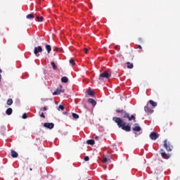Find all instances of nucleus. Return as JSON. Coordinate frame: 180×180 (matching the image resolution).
I'll use <instances>...</instances> for the list:
<instances>
[{
  "mask_svg": "<svg viewBox=\"0 0 180 180\" xmlns=\"http://www.w3.org/2000/svg\"><path fill=\"white\" fill-rule=\"evenodd\" d=\"M58 50V48H56L55 49H54V51H57Z\"/></svg>",
  "mask_w": 180,
  "mask_h": 180,
  "instance_id": "37",
  "label": "nucleus"
},
{
  "mask_svg": "<svg viewBox=\"0 0 180 180\" xmlns=\"http://www.w3.org/2000/svg\"><path fill=\"white\" fill-rule=\"evenodd\" d=\"M84 161H89V156L84 157Z\"/></svg>",
  "mask_w": 180,
  "mask_h": 180,
  "instance_id": "30",
  "label": "nucleus"
},
{
  "mask_svg": "<svg viewBox=\"0 0 180 180\" xmlns=\"http://www.w3.org/2000/svg\"><path fill=\"white\" fill-rule=\"evenodd\" d=\"M144 110L148 113V115H151L154 112V110L150 107V105L148 103L146 104V105L144 107Z\"/></svg>",
  "mask_w": 180,
  "mask_h": 180,
  "instance_id": "6",
  "label": "nucleus"
},
{
  "mask_svg": "<svg viewBox=\"0 0 180 180\" xmlns=\"http://www.w3.org/2000/svg\"><path fill=\"white\" fill-rule=\"evenodd\" d=\"M51 65L53 70H57V65H56V63L51 62Z\"/></svg>",
  "mask_w": 180,
  "mask_h": 180,
  "instance_id": "24",
  "label": "nucleus"
},
{
  "mask_svg": "<svg viewBox=\"0 0 180 180\" xmlns=\"http://www.w3.org/2000/svg\"><path fill=\"white\" fill-rule=\"evenodd\" d=\"M30 171H33V168L30 167Z\"/></svg>",
  "mask_w": 180,
  "mask_h": 180,
  "instance_id": "39",
  "label": "nucleus"
},
{
  "mask_svg": "<svg viewBox=\"0 0 180 180\" xmlns=\"http://www.w3.org/2000/svg\"><path fill=\"white\" fill-rule=\"evenodd\" d=\"M60 89H63V86L60 85Z\"/></svg>",
  "mask_w": 180,
  "mask_h": 180,
  "instance_id": "41",
  "label": "nucleus"
},
{
  "mask_svg": "<svg viewBox=\"0 0 180 180\" xmlns=\"http://www.w3.org/2000/svg\"><path fill=\"white\" fill-rule=\"evenodd\" d=\"M13 103V100H12V98H8L7 100V105H8V106H11V105H12Z\"/></svg>",
  "mask_w": 180,
  "mask_h": 180,
  "instance_id": "21",
  "label": "nucleus"
},
{
  "mask_svg": "<svg viewBox=\"0 0 180 180\" xmlns=\"http://www.w3.org/2000/svg\"><path fill=\"white\" fill-rule=\"evenodd\" d=\"M86 144H89V146H94V144H95V141L94 139H89L86 141Z\"/></svg>",
  "mask_w": 180,
  "mask_h": 180,
  "instance_id": "15",
  "label": "nucleus"
},
{
  "mask_svg": "<svg viewBox=\"0 0 180 180\" xmlns=\"http://www.w3.org/2000/svg\"><path fill=\"white\" fill-rule=\"evenodd\" d=\"M27 19H34V14L32 13V14H28L26 16Z\"/></svg>",
  "mask_w": 180,
  "mask_h": 180,
  "instance_id": "19",
  "label": "nucleus"
},
{
  "mask_svg": "<svg viewBox=\"0 0 180 180\" xmlns=\"http://www.w3.org/2000/svg\"><path fill=\"white\" fill-rule=\"evenodd\" d=\"M64 110V105H60L58 106V110Z\"/></svg>",
  "mask_w": 180,
  "mask_h": 180,
  "instance_id": "27",
  "label": "nucleus"
},
{
  "mask_svg": "<svg viewBox=\"0 0 180 180\" xmlns=\"http://www.w3.org/2000/svg\"><path fill=\"white\" fill-rule=\"evenodd\" d=\"M88 95H89L90 96H95V93L94 92V91L92 89H89Z\"/></svg>",
  "mask_w": 180,
  "mask_h": 180,
  "instance_id": "17",
  "label": "nucleus"
},
{
  "mask_svg": "<svg viewBox=\"0 0 180 180\" xmlns=\"http://www.w3.org/2000/svg\"><path fill=\"white\" fill-rule=\"evenodd\" d=\"M22 119H27V115L26 113H24L22 116Z\"/></svg>",
  "mask_w": 180,
  "mask_h": 180,
  "instance_id": "28",
  "label": "nucleus"
},
{
  "mask_svg": "<svg viewBox=\"0 0 180 180\" xmlns=\"http://www.w3.org/2000/svg\"><path fill=\"white\" fill-rule=\"evenodd\" d=\"M160 137V134H157V132H151L150 134V139L151 140H157Z\"/></svg>",
  "mask_w": 180,
  "mask_h": 180,
  "instance_id": "8",
  "label": "nucleus"
},
{
  "mask_svg": "<svg viewBox=\"0 0 180 180\" xmlns=\"http://www.w3.org/2000/svg\"><path fill=\"white\" fill-rule=\"evenodd\" d=\"M127 68L131 69L133 68V67H134V65H133V63H130V62H127Z\"/></svg>",
  "mask_w": 180,
  "mask_h": 180,
  "instance_id": "20",
  "label": "nucleus"
},
{
  "mask_svg": "<svg viewBox=\"0 0 180 180\" xmlns=\"http://www.w3.org/2000/svg\"><path fill=\"white\" fill-rule=\"evenodd\" d=\"M11 157L12 158H18V157H19V155L16 151L13 150H11Z\"/></svg>",
  "mask_w": 180,
  "mask_h": 180,
  "instance_id": "12",
  "label": "nucleus"
},
{
  "mask_svg": "<svg viewBox=\"0 0 180 180\" xmlns=\"http://www.w3.org/2000/svg\"><path fill=\"white\" fill-rule=\"evenodd\" d=\"M115 112L116 113L120 114L121 117L128 119L129 122H131V120L136 122V117L133 115L130 116V114L124 110H116Z\"/></svg>",
  "mask_w": 180,
  "mask_h": 180,
  "instance_id": "2",
  "label": "nucleus"
},
{
  "mask_svg": "<svg viewBox=\"0 0 180 180\" xmlns=\"http://www.w3.org/2000/svg\"><path fill=\"white\" fill-rule=\"evenodd\" d=\"M103 162H108V159L106 158H103Z\"/></svg>",
  "mask_w": 180,
  "mask_h": 180,
  "instance_id": "31",
  "label": "nucleus"
},
{
  "mask_svg": "<svg viewBox=\"0 0 180 180\" xmlns=\"http://www.w3.org/2000/svg\"><path fill=\"white\" fill-rule=\"evenodd\" d=\"M61 92H62L63 94H64L65 91H64V90H61Z\"/></svg>",
  "mask_w": 180,
  "mask_h": 180,
  "instance_id": "42",
  "label": "nucleus"
},
{
  "mask_svg": "<svg viewBox=\"0 0 180 180\" xmlns=\"http://www.w3.org/2000/svg\"><path fill=\"white\" fill-rule=\"evenodd\" d=\"M138 49H139L140 50H141L143 49V47H141V45H138Z\"/></svg>",
  "mask_w": 180,
  "mask_h": 180,
  "instance_id": "34",
  "label": "nucleus"
},
{
  "mask_svg": "<svg viewBox=\"0 0 180 180\" xmlns=\"http://www.w3.org/2000/svg\"><path fill=\"white\" fill-rule=\"evenodd\" d=\"M164 147L166 148L167 151H172V145L167 140L164 141Z\"/></svg>",
  "mask_w": 180,
  "mask_h": 180,
  "instance_id": "4",
  "label": "nucleus"
},
{
  "mask_svg": "<svg viewBox=\"0 0 180 180\" xmlns=\"http://www.w3.org/2000/svg\"><path fill=\"white\" fill-rule=\"evenodd\" d=\"M1 72H2V70L0 69V74H1ZM1 76L0 75V82H1Z\"/></svg>",
  "mask_w": 180,
  "mask_h": 180,
  "instance_id": "36",
  "label": "nucleus"
},
{
  "mask_svg": "<svg viewBox=\"0 0 180 180\" xmlns=\"http://www.w3.org/2000/svg\"><path fill=\"white\" fill-rule=\"evenodd\" d=\"M132 130L134 131H141V127H140V126H139V124H134V127L132 128Z\"/></svg>",
  "mask_w": 180,
  "mask_h": 180,
  "instance_id": "10",
  "label": "nucleus"
},
{
  "mask_svg": "<svg viewBox=\"0 0 180 180\" xmlns=\"http://www.w3.org/2000/svg\"><path fill=\"white\" fill-rule=\"evenodd\" d=\"M40 117H43V119H46V115H44V113L41 112L40 115Z\"/></svg>",
  "mask_w": 180,
  "mask_h": 180,
  "instance_id": "29",
  "label": "nucleus"
},
{
  "mask_svg": "<svg viewBox=\"0 0 180 180\" xmlns=\"http://www.w3.org/2000/svg\"><path fill=\"white\" fill-rule=\"evenodd\" d=\"M88 102L89 103H91L93 106H96V101L94 100L93 98H89Z\"/></svg>",
  "mask_w": 180,
  "mask_h": 180,
  "instance_id": "13",
  "label": "nucleus"
},
{
  "mask_svg": "<svg viewBox=\"0 0 180 180\" xmlns=\"http://www.w3.org/2000/svg\"><path fill=\"white\" fill-rule=\"evenodd\" d=\"M45 49L49 54L51 52V46L46 44L45 45Z\"/></svg>",
  "mask_w": 180,
  "mask_h": 180,
  "instance_id": "14",
  "label": "nucleus"
},
{
  "mask_svg": "<svg viewBox=\"0 0 180 180\" xmlns=\"http://www.w3.org/2000/svg\"><path fill=\"white\" fill-rule=\"evenodd\" d=\"M43 51V48L41 46H37L34 48V53L37 57H39V53H41Z\"/></svg>",
  "mask_w": 180,
  "mask_h": 180,
  "instance_id": "7",
  "label": "nucleus"
},
{
  "mask_svg": "<svg viewBox=\"0 0 180 180\" xmlns=\"http://www.w3.org/2000/svg\"><path fill=\"white\" fill-rule=\"evenodd\" d=\"M112 120L117 124L120 129L124 130V131H131V126L129 124L126 125V122H124L121 117H114Z\"/></svg>",
  "mask_w": 180,
  "mask_h": 180,
  "instance_id": "1",
  "label": "nucleus"
},
{
  "mask_svg": "<svg viewBox=\"0 0 180 180\" xmlns=\"http://www.w3.org/2000/svg\"><path fill=\"white\" fill-rule=\"evenodd\" d=\"M44 127H46V129H54V124L53 122L49 123V122H45L44 124Z\"/></svg>",
  "mask_w": 180,
  "mask_h": 180,
  "instance_id": "9",
  "label": "nucleus"
},
{
  "mask_svg": "<svg viewBox=\"0 0 180 180\" xmlns=\"http://www.w3.org/2000/svg\"><path fill=\"white\" fill-rule=\"evenodd\" d=\"M69 63H70V64L71 65H75V62L74 60H72V59H70V60H69Z\"/></svg>",
  "mask_w": 180,
  "mask_h": 180,
  "instance_id": "26",
  "label": "nucleus"
},
{
  "mask_svg": "<svg viewBox=\"0 0 180 180\" xmlns=\"http://www.w3.org/2000/svg\"><path fill=\"white\" fill-rule=\"evenodd\" d=\"M37 22H43V16H37Z\"/></svg>",
  "mask_w": 180,
  "mask_h": 180,
  "instance_id": "25",
  "label": "nucleus"
},
{
  "mask_svg": "<svg viewBox=\"0 0 180 180\" xmlns=\"http://www.w3.org/2000/svg\"><path fill=\"white\" fill-rule=\"evenodd\" d=\"M115 48L116 49V50H117V49H119V46H116Z\"/></svg>",
  "mask_w": 180,
  "mask_h": 180,
  "instance_id": "38",
  "label": "nucleus"
},
{
  "mask_svg": "<svg viewBox=\"0 0 180 180\" xmlns=\"http://www.w3.org/2000/svg\"><path fill=\"white\" fill-rule=\"evenodd\" d=\"M61 94V90L60 89H56L53 93V95H60Z\"/></svg>",
  "mask_w": 180,
  "mask_h": 180,
  "instance_id": "22",
  "label": "nucleus"
},
{
  "mask_svg": "<svg viewBox=\"0 0 180 180\" xmlns=\"http://www.w3.org/2000/svg\"><path fill=\"white\" fill-rule=\"evenodd\" d=\"M42 110H44V111L47 110V107H44V108H42Z\"/></svg>",
  "mask_w": 180,
  "mask_h": 180,
  "instance_id": "35",
  "label": "nucleus"
},
{
  "mask_svg": "<svg viewBox=\"0 0 180 180\" xmlns=\"http://www.w3.org/2000/svg\"><path fill=\"white\" fill-rule=\"evenodd\" d=\"M96 140H98V139H99V137L98 136H96Z\"/></svg>",
  "mask_w": 180,
  "mask_h": 180,
  "instance_id": "40",
  "label": "nucleus"
},
{
  "mask_svg": "<svg viewBox=\"0 0 180 180\" xmlns=\"http://www.w3.org/2000/svg\"><path fill=\"white\" fill-rule=\"evenodd\" d=\"M12 112H13L12 108H8V109L6 110V115H8L9 116V115H11V114L12 113Z\"/></svg>",
  "mask_w": 180,
  "mask_h": 180,
  "instance_id": "18",
  "label": "nucleus"
},
{
  "mask_svg": "<svg viewBox=\"0 0 180 180\" xmlns=\"http://www.w3.org/2000/svg\"><path fill=\"white\" fill-rule=\"evenodd\" d=\"M108 78H110V75L108 73V72L105 71L103 73H101L98 79L101 82H103L105 79H108Z\"/></svg>",
  "mask_w": 180,
  "mask_h": 180,
  "instance_id": "3",
  "label": "nucleus"
},
{
  "mask_svg": "<svg viewBox=\"0 0 180 180\" xmlns=\"http://www.w3.org/2000/svg\"><path fill=\"white\" fill-rule=\"evenodd\" d=\"M84 53H85L86 54L88 53V49L85 48V49H84Z\"/></svg>",
  "mask_w": 180,
  "mask_h": 180,
  "instance_id": "32",
  "label": "nucleus"
},
{
  "mask_svg": "<svg viewBox=\"0 0 180 180\" xmlns=\"http://www.w3.org/2000/svg\"><path fill=\"white\" fill-rule=\"evenodd\" d=\"M160 153L162 158H165V160H168L169 158H171V155L169 153H165V150H164V149H160Z\"/></svg>",
  "mask_w": 180,
  "mask_h": 180,
  "instance_id": "5",
  "label": "nucleus"
},
{
  "mask_svg": "<svg viewBox=\"0 0 180 180\" xmlns=\"http://www.w3.org/2000/svg\"><path fill=\"white\" fill-rule=\"evenodd\" d=\"M31 167H32V168H33L34 169H36V165H31Z\"/></svg>",
  "mask_w": 180,
  "mask_h": 180,
  "instance_id": "33",
  "label": "nucleus"
},
{
  "mask_svg": "<svg viewBox=\"0 0 180 180\" xmlns=\"http://www.w3.org/2000/svg\"><path fill=\"white\" fill-rule=\"evenodd\" d=\"M61 82H63V84H67V82H68V77H63L61 78Z\"/></svg>",
  "mask_w": 180,
  "mask_h": 180,
  "instance_id": "16",
  "label": "nucleus"
},
{
  "mask_svg": "<svg viewBox=\"0 0 180 180\" xmlns=\"http://www.w3.org/2000/svg\"><path fill=\"white\" fill-rule=\"evenodd\" d=\"M147 103H148L149 106H150V105H151L152 108H156V106L158 105L157 102H155L153 100H149Z\"/></svg>",
  "mask_w": 180,
  "mask_h": 180,
  "instance_id": "11",
  "label": "nucleus"
},
{
  "mask_svg": "<svg viewBox=\"0 0 180 180\" xmlns=\"http://www.w3.org/2000/svg\"><path fill=\"white\" fill-rule=\"evenodd\" d=\"M72 116L74 119H79V115H78L77 113H72Z\"/></svg>",
  "mask_w": 180,
  "mask_h": 180,
  "instance_id": "23",
  "label": "nucleus"
}]
</instances>
